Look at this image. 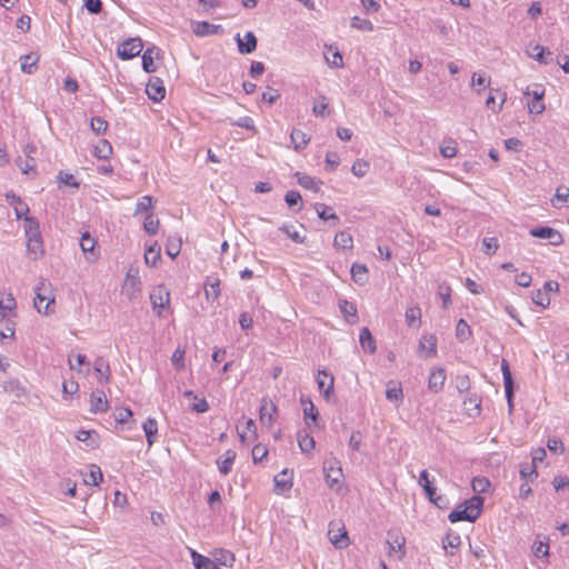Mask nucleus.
Listing matches in <instances>:
<instances>
[{
  "label": "nucleus",
  "mask_w": 569,
  "mask_h": 569,
  "mask_svg": "<svg viewBox=\"0 0 569 569\" xmlns=\"http://www.w3.org/2000/svg\"><path fill=\"white\" fill-rule=\"evenodd\" d=\"M29 207L23 201L14 206V213L17 220L23 218L24 221V233L27 238V248L30 253L37 258L43 254V242L40 232L39 221L34 217L27 216Z\"/></svg>",
  "instance_id": "nucleus-1"
},
{
  "label": "nucleus",
  "mask_w": 569,
  "mask_h": 569,
  "mask_svg": "<svg viewBox=\"0 0 569 569\" xmlns=\"http://www.w3.org/2000/svg\"><path fill=\"white\" fill-rule=\"evenodd\" d=\"M36 297L33 300L34 308L43 315H50L53 310L50 308L54 303V297L51 295V284L40 281L36 289Z\"/></svg>",
  "instance_id": "nucleus-2"
},
{
  "label": "nucleus",
  "mask_w": 569,
  "mask_h": 569,
  "mask_svg": "<svg viewBox=\"0 0 569 569\" xmlns=\"http://www.w3.org/2000/svg\"><path fill=\"white\" fill-rule=\"evenodd\" d=\"M525 96H530L532 99L528 102V111L530 113L540 114L545 111L546 107L542 101L545 96V88L541 84H533L532 88L528 87Z\"/></svg>",
  "instance_id": "nucleus-3"
},
{
  "label": "nucleus",
  "mask_w": 569,
  "mask_h": 569,
  "mask_svg": "<svg viewBox=\"0 0 569 569\" xmlns=\"http://www.w3.org/2000/svg\"><path fill=\"white\" fill-rule=\"evenodd\" d=\"M143 43L140 38H131L122 41L117 49V54L121 60H129L140 54Z\"/></svg>",
  "instance_id": "nucleus-4"
},
{
  "label": "nucleus",
  "mask_w": 569,
  "mask_h": 569,
  "mask_svg": "<svg viewBox=\"0 0 569 569\" xmlns=\"http://www.w3.org/2000/svg\"><path fill=\"white\" fill-rule=\"evenodd\" d=\"M141 281L137 269H129L122 284L121 292L129 299H133L140 292Z\"/></svg>",
  "instance_id": "nucleus-5"
},
{
  "label": "nucleus",
  "mask_w": 569,
  "mask_h": 569,
  "mask_svg": "<svg viewBox=\"0 0 569 569\" xmlns=\"http://www.w3.org/2000/svg\"><path fill=\"white\" fill-rule=\"evenodd\" d=\"M529 233L533 238L548 239L552 246H560L563 242L562 234L548 226L532 228Z\"/></svg>",
  "instance_id": "nucleus-6"
},
{
  "label": "nucleus",
  "mask_w": 569,
  "mask_h": 569,
  "mask_svg": "<svg viewBox=\"0 0 569 569\" xmlns=\"http://www.w3.org/2000/svg\"><path fill=\"white\" fill-rule=\"evenodd\" d=\"M234 39L237 41L238 50L242 54L252 53L257 49L258 41L252 31H248L243 38L238 33Z\"/></svg>",
  "instance_id": "nucleus-7"
},
{
  "label": "nucleus",
  "mask_w": 569,
  "mask_h": 569,
  "mask_svg": "<svg viewBox=\"0 0 569 569\" xmlns=\"http://www.w3.org/2000/svg\"><path fill=\"white\" fill-rule=\"evenodd\" d=\"M146 92L154 102L161 101L166 96L163 81L160 78H151L147 84Z\"/></svg>",
  "instance_id": "nucleus-8"
},
{
  "label": "nucleus",
  "mask_w": 569,
  "mask_h": 569,
  "mask_svg": "<svg viewBox=\"0 0 569 569\" xmlns=\"http://www.w3.org/2000/svg\"><path fill=\"white\" fill-rule=\"evenodd\" d=\"M161 50L157 47L148 48L142 54V68L147 73L156 71L154 58L159 59Z\"/></svg>",
  "instance_id": "nucleus-9"
},
{
  "label": "nucleus",
  "mask_w": 569,
  "mask_h": 569,
  "mask_svg": "<svg viewBox=\"0 0 569 569\" xmlns=\"http://www.w3.org/2000/svg\"><path fill=\"white\" fill-rule=\"evenodd\" d=\"M461 507L468 511V513H470L472 517V519L476 521L481 512H482V508H483V498L480 497V496H473L471 497L470 499H467L462 505Z\"/></svg>",
  "instance_id": "nucleus-10"
},
{
  "label": "nucleus",
  "mask_w": 569,
  "mask_h": 569,
  "mask_svg": "<svg viewBox=\"0 0 569 569\" xmlns=\"http://www.w3.org/2000/svg\"><path fill=\"white\" fill-rule=\"evenodd\" d=\"M446 380V372L442 368L431 370L428 379V388L433 392L442 390Z\"/></svg>",
  "instance_id": "nucleus-11"
},
{
  "label": "nucleus",
  "mask_w": 569,
  "mask_h": 569,
  "mask_svg": "<svg viewBox=\"0 0 569 569\" xmlns=\"http://www.w3.org/2000/svg\"><path fill=\"white\" fill-rule=\"evenodd\" d=\"M273 482H274L273 491L277 495H282L292 488V479H291V476H289L287 469H284L279 475H277L273 479Z\"/></svg>",
  "instance_id": "nucleus-12"
},
{
  "label": "nucleus",
  "mask_w": 569,
  "mask_h": 569,
  "mask_svg": "<svg viewBox=\"0 0 569 569\" xmlns=\"http://www.w3.org/2000/svg\"><path fill=\"white\" fill-rule=\"evenodd\" d=\"M277 407L273 402L263 400L260 407V421L262 425L271 427L274 421Z\"/></svg>",
  "instance_id": "nucleus-13"
},
{
  "label": "nucleus",
  "mask_w": 569,
  "mask_h": 569,
  "mask_svg": "<svg viewBox=\"0 0 569 569\" xmlns=\"http://www.w3.org/2000/svg\"><path fill=\"white\" fill-rule=\"evenodd\" d=\"M316 210L318 213V217L330 223V226L336 227L340 223V218L332 212V208L325 204V203H316Z\"/></svg>",
  "instance_id": "nucleus-14"
},
{
  "label": "nucleus",
  "mask_w": 569,
  "mask_h": 569,
  "mask_svg": "<svg viewBox=\"0 0 569 569\" xmlns=\"http://www.w3.org/2000/svg\"><path fill=\"white\" fill-rule=\"evenodd\" d=\"M150 300L153 309H163L169 306L170 295L164 288L159 287L157 290L152 291L150 295Z\"/></svg>",
  "instance_id": "nucleus-15"
},
{
  "label": "nucleus",
  "mask_w": 569,
  "mask_h": 569,
  "mask_svg": "<svg viewBox=\"0 0 569 569\" xmlns=\"http://www.w3.org/2000/svg\"><path fill=\"white\" fill-rule=\"evenodd\" d=\"M317 383L319 390L323 393L325 398H329L333 390V377L327 371L322 370L318 372Z\"/></svg>",
  "instance_id": "nucleus-16"
},
{
  "label": "nucleus",
  "mask_w": 569,
  "mask_h": 569,
  "mask_svg": "<svg viewBox=\"0 0 569 569\" xmlns=\"http://www.w3.org/2000/svg\"><path fill=\"white\" fill-rule=\"evenodd\" d=\"M339 309L347 322L353 325L358 321L357 307L353 302L341 299L339 300Z\"/></svg>",
  "instance_id": "nucleus-17"
},
{
  "label": "nucleus",
  "mask_w": 569,
  "mask_h": 569,
  "mask_svg": "<svg viewBox=\"0 0 569 569\" xmlns=\"http://www.w3.org/2000/svg\"><path fill=\"white\" fill-rule=\"evenodd\" d=\"M530 57L541 64H550L553 61L552 52L543 46L536 44L530 52Z\"/></svg>",
  "instance_id": "nucleus-18"
},
{
  "label": "nucleus",
  "mask_w": 569,
  "mask_h": 569,
  "mask_svg": "<svg viewBox=\"0 0 569 569\" xmlns=\"http://www.w3.org/2000/svg\"><path fill=\"white\" fill-rule=\"evenodd\" d=\"M220 28V26H216L207 21L192 22V32L198 37H207L210 34H214L218 32Z\"/></svg>",
  "instance_id": "nucleus-19"
},
{
  "label": "nucleus",
  "mask_w": 569,
  "mask_h": 569,
  "mask_svg": "<svg viewBox=\"0 0 569 569\" xmlns=\"http://www.w3.org/2000/svg\"><path fill=\"white\" fill-rule=\"evenodd\" d=\"M359 342H360L361 348L363 350H366L367 352H369L370 355L376 352V350H377L376 340H375L373 336L371 335V331L367 327H363L360 330Z\"/></svg>",
  "instance_id": "nucleus-20"
},
{
  "label": "nucleus",
  "mask_w": 569,
  "mask_h": 569,
  "mask_svg": "<svg viewBox=\"0 0 569 569\" xmlns=\"http://www.w3.org/2000/svg\"><path fill=\"white\" fill-rule=\"evenodd\" d=\"M212 559L220 566L231 568L236 560L234 555L227 549H214L212 552Z\"/></svg>",
  "instance_id": "nucleus-21"
},
{
  "label": "nucleus",
  "mask_w": 569,
  "mask_h": 569,
  "mask_svg": "<svg viewBox=\"0 0 569 569\" xmlns=\"http://www.w3.org/2000/svg\"><path fill=\"white\" fill-rule=\"evenodd\" d=\"M20 61H21V71L27 74H33L37 70L39 54L31 52V53L21 56Z\"/></svg>",
  "instance_id": "nucleus-22"
},
{
  "label": "nucleus",
  "mask_w": 569,
  "mask_h": 569,
  "mask_svg": "<svg viewBox=\"0 0 569 569\" xmlns=\"http://www.w3.org/2000/svg\"><path fill=\"white\" fill-rule=\"evenodd\" d=\"M91 412H104L108 409V400L102 391L92 392L90 397Z\"/></svg>",
  "instance_id": "nucleus-23"
},
{
  "label": "nucleus",
  "mask_w": 569,
  "mask_h": 569,
  "mask_svg": "<svg viewBox=\"0 0 569 569\" xmlns=\"http://www.w3.org/2000/svg\"><path fill=\"white\" fill-rule=\"evenodd\" d=\"M142 429L146 433L148 446L151 447L157 441L158 435V422L153 418H148L143 425Z\"/></svg>",
  "instance_id": "nucleus-24"
},
{
  "label": "nucleus",
  "mask_w": 569,
  "mask_h": 569,
  "mask_svg": "<svg viewBox=\"0 0 569 569\" xmlns=\"http://www.w3.org/2000/svg\"><path fill=\"white\" fill-rule=\"evenodd\" d=\"M224 456H226L224 459H222L221 457L217 459V466H218L219 471L222 475L227 476L232 469L237 453H236V451L229 449L226 451Z\"/></svg>",
  "instance_id": "nucleus-25"
},
{
  "label": "nucleus",
  "mask_w": 569,
  "mask_h": 569,
  "mask_svg": "<svg viewBox=\"0 0 569 569\" xmlns=\"http://www.w3.org/2000/svg\"><path fill=\"white\" fill-rule=\"evenodd\" d=\"M161 258V248L154 241L147 246L144 251V261L148 266L154 267Z\"/></svg>",
  "instance_id": "nucleus-26"
},
{
  "label": "nucleus",
  "mask_w": 569,
  "mask_h": 569,
  "mask_svg": "<svg viewBox=\"0 0 569 569\" xmlns=\"http://www.w3.org/2000/svg\"><path fill=\"white\" fill-rule=\"evenodd\" d=\"M350 272L356 283L362 286L368 281V268L365 264L355 262L351 266Z\"/></svg>",
  "instance_id": "nucleus-27"
},
{
  "label": "nucleus",
  "mask_w": 569,
  "mask_h": 569,
  "mask_svg": "<svg viewBox=\"0 0 569 569\" xmlns=\"http://www.w3.org/2000/svg\"><path fill=\"white\" fill-rule=\"evenodd\" d=\"M387 543L389 546L390 552L401 550L405 547L406 538L402 536L401 532L396 531V530H390V531H388Z\"/></svg>",
  "instance_id": "nucleus-28"
},
{
  "label": "nucleus",
  "mask_w": 569,
  "mask_h": 569,
  "mask_svg": "<svg viewBox=\"0 0 569 569\" xmlns=\"http://www.w3.org/2000/svg\"><path fill=\"white\" fill-rule=\"evenodd\" d=\"M325 58L327 63L330 67L339 68L343 66L342 54L338 50V48L333 46L327 47V51L325 52Z\"/></svg>",
  "instance_id": "nucleus-29"
},
{
  "label": "nucleus",
  "mask_w": 569,
  "mask_h": 569,
  "mask_svg": "<svg viewBox=\"0 0 569 569\" xmlns=\"http://www.w3.org/2000/svg\"><path fill=\"white\" fill-rule=\"evenodd\" d=\"M501 371L503 377L505 393L510 396L515 391V383L511 376L509 363L506 359L501 361Z\"/></svg>",
  "instance_id": "nucleus-30"
},
{
  "label": "nucleus",
  "mask_w": 569,
  "mask_h": 569,
  "mask_svg": "<svg viewBox=\"0 0 569 569\" xmlns=\"http://www.w3.org/2000/svg\"><path fill=\"white\" fill-rule=\"evenodd\" d=\"M297 438L299 448L303 453L309 455L315 449L316 441L308 432L299 431Z\"/></svg>",
  "instance_id": "nucleus-31"
},
{
  "label": "nucleus",
  "mask_w": 569,
  "mask_h": 569,
  "mask_svg": "<svg viewBox=\"0 0 569 569\" xmlns=\"http://www.w3.org/2000/svg\"><path fill=\"white\" fill-rule=\"evenodd\" d=\"M296 176H297L298 183L302 188L312 190L313 192H318L320 190L321 181H317V180H315V178H312L311 176H308L306 173L297 172Z\"/></svg>",
  "instance_id": "nucleus-32"
},
{
  "label": "nucleus",
  "mask_w": 569,
  "mask_h": 569,
  "mask_svg": "<svg viewBox=\"0 0 569 569\" xmlns=\"http://www.w3.org/2000/svg\"><path fill=\"white\" fill-rule=\"evenodd\" d=\"M93 369L100 375L99 382H108L110 379L109 363L101 357L97 358L93 363Z\"/></svg>",
  "instance_id": "nucleus-33"
},
{
  "label": "nucleus",
  "mask_w": 569,
  "mask_h": 569,
  "mask_svg": "<svg viewBox=\"0 0 569 569\" xmlns=\"http://www.w3.org/2000/svg\"><path fill=\"white\" fill-rule=\"evenodd\" d=\"M204 292L207 298L217 299L220 296L219 278L208 277L204 281Z\"/></svg>",
  "instance_id": "nucleus-34"
},
{
  "label": "nucleus",
  "mask_w": 569,
  "mask_h": 569,
  "mask_svg": "<svg viewBox=\"0 0 569 569\" xmlns=\"http://www.w3.org/2000/svg\"><path fill=\"white\" fill-rule=\"evenodd\" d=\"M325 476L327 483L330 488H333L335 485L340 482V479L342 478V470L340 467L335 468L333 466H325Z\"/></svg>",
  "instance_id": "nucleus-35"
},
{
  "label": "nucleus",
  "mask_w": 569,
  "mask_h": 569,
  "mask_svg": "<svg viewBox=\"0 0 569 569\" xmlns=\"http://www.w3.org/2000/svg\"><path fill=\"white\" fill-rule=\"evenodd\" d=\"M386 398L390 401L401 402L403 399V392L400 383H396L393 381L388 382Z\"/></svg>",
  "instance_id": "nucleus-36"
},
{
  "label": "nucleus",
  "mask_w": 569,
  "mask_h": 569,
  "mask_svg": "<svg viewBox=\"0 0 569 569\" xmlns=\"http://www.w3.org/2000/svg\"><path fill=\"white\" fill-rule=\"evenodd\" d=\"M472 336L470 326L465 319H459L456 326V337L460 342L469 340Z\"/></svg>",
  "instance_id": "nucleus-37"
},
{
  "label": "nucleus",
  "mask_w": 569,
  "mask_h": 569,
  "mask_svg": "<svg viewBox=\"0 0 569 569\" xmlns=\"http://www.w3.org/2000/svg\"><path fill=\"white\" fill-rule=\"evenodd\" d=\"M421 349L427 350L429 356L437 353V338L433 335H423L419 341Z\"/></svg>",
  "instance_id": "nucleus-38"
},
{
  "label": "nucleus",
  "mask_w": 569,
  "mask_h": 569,
  "mask_svg": "<svg viewBox=\"0 0 569 569\" xmlns=\"http://www.w3.org/2000/svg\"><path fill=\"white\" fill-rule=\"evenodd\" d=\"M301 403L303 405V413L306 420L309 418L311 419L315 425L317 426L319 412L313 402L310 399L301 398Z\"/></svg>",
  "instance_id": "nucleus-39"
},
{
  "label": "nucleus",
  "mask_w": 569,
  "mask_h": 569,
  "mask_svg": "<svg viewBox=\"0 0 569 569\" xmlns=\"http://www.w3.org/2000/svg\"><path fill=\"white\" fill-rule=\"evenodd\" d=\"M291 141L295 146L296 150L303 149L307 143L309 142V138H307V134L299 129H293L290 134Z\"/></svg>",
  "instance_id": "nucleus-40"
},
{
  "label": "nucleus",
  "mask_w": 569,
  "mask_h": 569,
  "mask_svg": "<svg viewBox=\"0 0 569 569\" xmlns=\"http://www.w3.org/2000/svg\"><path fill=\"white\" fill-rule=\"evenodd\" d=\"M102 479L101 469L98 466L92 465L90 467V471L84 476L83 480L86 485L98 486Z\"/></svg>",
  "instance_id": "nucleus-41"
},
{
  "label": "nucleus",
  "mask_w": 569,
  "mask_h": 569,
  "mask_svg": "<svg viewBox=\"0 0 569 569\" xmlns=\"http://www.w3.org/2000/svg\"><path fill=\"white\" fill-rule=\"evenodd\" d=\"M418 483L423 488L426 496H432L435 493L436 487L432 485V481H430L429 473L426 469L420 472Z\"/></svg>",
  "instance_id": "nucleus-42"
},
{
  "label": "nucleus",
  "mask_w": 569,
  "mask_h": 569,
  "mask_svg": "<svg viewBox=\"0 0 569 569\" xmlns=\"http://www.w3.org/2000/svg\"><path fill=\"white\" fill-rule=\"evenodd\" d=\"M473 516H471L470 513H468L467 510H465L461 506L460 508L451 511L448 516V519L450 522L452 523H456V522H459V521H469V522H473L475 520L472 519Z\"/></svg>",
  "instance_id": "nucleus-43"
},
{
  "label": "nucleus",
  "mask_w": 569,
  "mask_h": 569,
  "mask_svg": "<svg viewBox=\"0 0 569 569\" xmlns=\"http://www.w3.org/2000/svg\"><path fill=\"white\" fill-rule=\"evenodd\" d=\"M16 300L12 293H7L4 297L0 298V313L2 318H6V312H12L16 309Z\"/></svg>",
  "instance_id": "nucleus-44"
},
{
  "label": "nucleus",
  "mask_w": 569,
  "mask_h": 569,
  "mask_svg": "<svg viewBox=\"0 0 569 569\" xmlns=\"http://www.w3.org/2000/svg\"><path fill=\"white\" fill-rule=\"evenodd\" d=\"M421 309L418 306L406 310V321L409 327H417L420 323Z\"/></svg>",
  "instance_id": "nucleus-45"
},
{
  "label": "nucleus",
  "mask_w": 569,
  "mask_h": 569,
  "mask_svg": "<svg viewBox=\"0 0 569 569\" xmlns=\"http://www.w3.org/2000/svg\"><path fill=\"white\" fill-rule=\"evenodd\" d=\"M159 219L154 218L153 213H148L144 218L143 229L148 234L154 236L159 230Z\"/></svg>",
  "instance_id": "nucleus-46"
},
{
  "label": "nucleus",
  "mask_w": 569,
  "mask_h": 569,
  "mask_svg": "<svg viewBox=\"0 0 569 569\" xmlns=\"http://www.w3.org/2000/svg\"><path fill=\"white\" fill-rule=\"evenodd\" d=\"M463 406L469 411V416H473L471 411H475V415H479L481 399L477 395H471L470 397L463 400Z\"/></svg>",
  "instance_id": "nucleus-47"
},
{
  "label": "nucleus",
  "mask_w": 569,
  "mask_h": 569,
  "mask_svg": "<svg viewBox=\"0 0 569 569\" xmlns=\"http://www.w3.org/2000/svg\"><path fill=\"white\" fill-rule=\"evenodd\" d=\"M112 153V147L108 140H101L94 148V156L99 159H108Z\"/></svg>",
  "instance_id": "nucleus-48"
},
{
  "label": "nucleus",
  "mask_w": 569,
  "mask_h": 569,
  "mask_svg": "<svg viewBox=\"0 0 569 569\" xmlns=\"http://www.w3.org/2000/svg\"><path fill=\"white\" fill-rule=\"evenodd\" d=\"M335 246L338 248L347 249L352 248L353 240L352 237L345 231H340L335 237Z\"/></svg>",
  "instance_id": "nucleus-49"
},
{
  "label": "nucleus",
  "mask_w": 569,
  "mask_h": 569,
  "mask_svg": "<svg viewBox=\"0 0 569 569\" xmlns=\"http://www.w3.org/2000/svg\"><path fill=\"white\" fill-rule=\"evenodd\" d=\"M153 208V199L151 196H143L141 197L137 204H136V209H134V212H133V216H138L142 212H146L150 209Z\"/></svg>",
  "instance_id": "nucleus-50"
},
{
  "label": "nucleus",
  "mask_w": 569,
  "mask_h": 569,
  "mask_svg": "<svg viewBox=\"0 0 569 569\" xmlns=\"http://www.w3.org/2000/svg\"><path fill=\"white\" fill-rule=\"evenodd\" d=\"M461 545V539L458 533L448 532L446 537L442 539V547L445 550L448 548L457 549Z\"/></svg>",
  "instance_id": "nucleus-51"
},
{
  "label": "nucleus",
  "mask_w": 569,
  "mask_h": 569,
  "mask_svg": "<svg viewBox=\"0 0 569 569\" xmlns=\"http://www.w3.org/2000/svg\"><path fill=\"white\" fill-rule=\"evenodd\" d=\"M520 476L526 481H532L538 477L537 466L523 463L520 467Z\"/></svg>",
  "instance_id": "nucleus-52"
},
{
  "label": "nucleus",
  "mask_w": 569,
  "mask_h": 569,
  "mask_svg": "<svg viewBox=\"0 0 569 569\" xmlns=\"http://www.w3.org/2000/svg\"><path fill=\"white\" fill-rule=\"evenodd\" d=\"M351 28L358 29L360 31H372L373 30V24L368 19H362V18H360L358 16H355L351 19Z\"/></svg>",
  "instance_id": "nucleus-53"
},
{
  "label": "nucleus",
  "mask_w": 569,
  "mask_h": 569,
  "mask_svg": "<svg viewBox=\"0 0 569 569\" xmlns=\"http://www.w3.org/2000/svg\"><path fill=\"white\" fill-rule=\"evenodd\" d=\"M69 367L71 370H80L81 366H89L88 359L86 355L78 353L76 356H69L68 358Z\"/></svg>",
  "instance_id": "nucleus-54"
},
{
  "label": "nucleus",
  "mask_w": 569,
  "mask_h": 569,
  "mask_svg": "<svg viewBox=\"0 0 569 569\" xmlns=\"http://www.w3.org/2000/svg\"><path fill=\"white\" fill-rule=\"evenodd\" d=\"M471 487L475 492L483 493L490 487V481L485 477H475L471 481Z\"/></svg>",
  "instance_id": "nucleus-55"
},
{
  "label": "nucleus",
  "mask_w": 569,
  "mask_h": 569,
  "mask_svg": "<svg viewBox=\"0 0 569 569\" xmlns=\"http://www.w3.org/2000/svg\"><path fill=\"white\" fill-rule=\"evenodd\" d=\"M181 250V240H176L172 238H168L167 244H166V252L169 257L174 259Z\"/></svg>",
  "instance_id": "nucleus-56"
},
{
  "label": "nucleus",
  "mask_w": 569,
  "mask_h": 569,
  "mask_svg": "<svg viewBox=\"0 0 569 569\" xmlns=\"http://www.w3.org/2000/svg\"><path fill=\"white\" fill-rule=\"evenodd\" d=\"M230 124L244 128L247 130L252 131L253 133H257V128L254 126L253 119L249 116L241 117L238 120H233L230 122Z\"/></svg>",
  "instance_id": "nucleus-57"
},
{
  "label": "nucleus",
  "mask_w": 569,
  "mask_h": 569,
  "mask_svg": "<svg viewBox=\"0 0 569 569\" xmlns=\"http://www.w3.org/2000/svg\"><path fill=\"white\" fill-rule=\"evenodd\" d=\"M532 301L537 306H540L542 308H547L550 305V297L547 292H545L541 289H538L532 295Z\"/></svg>",
  "instance_id": "nucleus-58"
},
{
  "label": "nucleus",
  "mask_w": 569,
  "mask_h": 569,
  "mask_svg": "<svg viewBox=\"0 0 569 569\" xmlns=\"http://www.w3.org/2000/svg\"><path fill=\"white\" fill-rule=\"evenodd\" d=\"M368 170L369 163L361 159L356 160L351 167V172L358 178L365 177Z\"/></svg>",
  "instance_id": "nucleus-59"
},
{
  "label": "nucleus",
  "mask_w": 569,
  "mask_h": 569,
  "mask_svg": "<svg viewBox=\"0 0 569 569\" xmlns=\"http://www.w3.org/2000/svg\"><path fill=\"white\" fill-rule=\"evenodd\" d=\"M91 129L97 134H102L107 131L108 122L101 117L91 118Z\"/></svg>",
  "instance_id": "nucleus-60"
},
{
  "label": "nucleus",
  "mask_w": 569,
  "mask_h": 569,
  "mask_svg": "<svg viewBox=\"0 0 569 569\" xmlns=\"http://www.w3.org/2000/svg\"><path fill=\"white\" fill-rule=\"evenodd\" d=\"M268 456V448L261 443L252 448V460L254 463L261 462Z\"/></svg>",
  "instance_id": "nucleus-61"
},
{
  "label": "nucleus",
  "mask_w": 569,
  "mask_h": 569,
  "mask_svg": "<svg viewBox=\"0 0 569 569\" xmlns=\"http://www.w3.org/2000/svg\"><path fill=\"white\" fill-rule=\"evenodd\" d=\"M184 350L177 348L172 353L171 361L177 370H182L184 368Z\"/></svg>",
  "instance_id": "nucleus-62"
},
{
  "label": "nucleus",
  "mask_w": 569,
  "mask_h": 569,
  "mask_svg": "<svg viewBox=\"0 0 569 569\" xmlns=\"http://www.w3.org/2000/svg\"><path fill=\"white\" fill-rule=\"evenodd\" d=\"M96 246V240L88 233H83L80 239V247L83 252H91Z\"/></svg>",
  "instance_id": "nucleus-63"
},
{
  "label": "nucleus",
  "mask_w": 569,
  "mask_h": 569,
  "mask_svg": "<svg viewBox=\"0 0 569 569\" xmlns=\"http://www.w3.org/2000/svg\"><path fill=\"white\" fill-rule=\"evenodd\" d=\"M490 84V79L485 77L482 73L475 72L471 77V86L472 87H480L482 89H486Z\"/></svg>",
  "instance_id": "nucleus-64"
}]
</instances>
